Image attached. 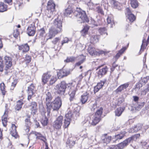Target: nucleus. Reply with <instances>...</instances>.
<instances>
[{"label": "nucleus", "instance_id": "29", "mask_svg": "<svg viewBox=\"0 0 149 149\" xmlns=\"http://www.w3.org/2000/svg\"><path fill=\"white\" fill-rule=\"evenodd\" d=\"M130 4L131 7L134 8H137L139 5V3L137 0H130Z\"/></svg>", "mask_w": 149, "mask_h": 149}, {"label": "nucleus", "instance_id": "43", "mask_svg": "<svg viewBox=\"0 0 149 149\" xmlns=\"http://www.w3.org/2000/svg\"><path fill=\"white\" fill-rule=\"evenodd\" d=\"M76 59V58L74 57H68L66 60H65L64 61L67 63L70 62H72L74 61Z\"/></svg>", "mask_w": 149, "mask_h": 149}, {"label": "nucleus", "instance_id": "4", "mask_svg": "<svg viewBox=\"0 0 149 149\" xmlns=\"http://www.w3.org/2000/svg\"><path fill=\"white\" fill-rule=\"evenodd\" d=\"M66 83L64 81H62L56 86L55 89L56 90L57 93L61 95L63 94L66 88Z\"/></svg>", "mask_w": 149, "mask_h": 149}, {"label": "nucleus", "instance_id": "41", "mask_svg": "<svg viewBox=\"0 0 149 149\" xmlns=\"http://www.w3.org/2000/svg\"><path fill=\"white\" fill-rule=\"evenodd\" d=\"M107 20L108 24H110V27H112V25L114 24L113 18L110 16H108Z\"/></svg>", "mask_w": 149, "mask_h": 149}, {"label": "nucleus", "instance_id": "14", "mask_svg": "<svg viewBox=\"0 0 149 149\" xmlns=\"http://www.w3.org/2000/svg\"><path fill=\"white\" fill-rule=\"evenodd\" d=\"M71 114L68 113L65 116V118L64 119V123L65 128L67 127L70 125L71 120Z\"/></svg>", "mask_w": 149, "mask_h": 149}, {"label": "nucleus", "instance_id": "21", "mask_svg": "<svg viewBox=\"0 0 149 149\" xmlns=\"http://www.w3.org/2000/svg\"><path fill=\"white\" fill-rule=\"evenodd\" d=\"M23 104L22 100H21L17 101L15 107V111H19L22 108V105Z\"/></svg>", "mask_w": 149, "mask_h": 149}, {"label": "nucleus", "instance_id": "2", "mask_svg": "<svg viewBox=\"0 0 149 149\" xmlns=\"http://www.w3.org/2000/svg\"><path fill=\"white\" fill-rule=\"evenodd\" d=\"M62 22L60 19L58 18L55 19L54 24L55 27H52L49 29L48 34L47 40L51 39L54 37L58 33L62 31Z\"/></svg>", "mask_w": 149, "mask_h": 149}, {"label": "nucleus", "instance_id": "3", "mask_svg": "<svg viewBox=\"0 0 149 149\" xmlns=\"http://www.w3.org/2000/svg\"><path fill=\"white\" fill-rule=\"evenodd\" d=\"M74 14L76 17L77 21L79 22V23L88 22H89L88 19L84 11L81 10L79 12L76 10L74 12Z\"/></svg>", "mask_w": 149, "mask_h": 149}, {"label": "nucleus", "instance_id": "54", "mask_svg": "<svg viewBox=\"0 0 149 149\" xmlns=\"http://www.w3.org/2000/svg\"><path fill=\"white\" fill-rule=\"evenodd\" d=\"M25 125L28 126L30 127L31 124L29 118L26 119L25 120Z\"/></svg>", "mask_w": 149, "mask_h": 149}, {"label": "nucleus", "instance_id": "32", "mask_svg": "<svg viewBox=\"0 0 149 149\" xmlns=\"http://www.w3.org/2000/svg\"><path fill=\"white\" fill-rule=\"evenodd\" d=\"M91 42L92 43H95L98 41V36L97 35H92L90 38Z\"/></svg>", "mask_w": 149, "mask_h": 149}, {"label": "nucleus", "instance_id": "37", "mask_svg": "<svg viewBox=\"0 0 149 149\" xmlns=\"http://www.w3.org/2000/svg\"><path fill=\"white\" fill-rule=\"evenodd\" d=\"M80 59L81 60L76 64L77 65L79 66L82 63L85 61L86 57L83 54H82L80 56Z\"/></svg>", "mask_w": 149, "mask_h": 149}, {"label": "nucleus", "instance_id": "8", "mask_svg": "<svg viewBox=\"0 0 149 149\" xmlns=\"http://www.w3.org/2000/svg\"><path fill=\"white\" fill-rule=\"evenodd\" d=\"M35 91V87L33 84H31L28 87L27 90L28 100L29 101Z\"/></svg>", "mask_w": 149, "mask_h": 149}, {"label": "nucleus", "instance_id": "7", "mask_svg": "<svg viewBox=\"0 0 149 149\" xmlns=\"http://www.w3.org/2000/svg\"><path fill=\"white\" fill-rule=\"evenodd\" d=\"M71 86L68 93L70 96V100L71 101L73 100L74 98L76 93L77 91L76 85H73L72 84H71Z\"/></svg>", "mask_w": 149, "mask_h": 149}, {"label": "nucleus", "instance_id": "6", "mask_svg": "<svg viewBox=\"0 0 149 149\" xmlns=\"http://www.w3.org/2000/svg\"><path fill=\"white\" fill-rule=\"evenodd\" d=\"M63 118L61 116L57 117L56 120L53 123V127L56 129L61 128L63 124Z\"/></svg>", "mask_w": 149, "mask_h": 149}, {"label": "nucleus", "instance_id": "22", "mask_svg": "<svg viewBox=\"0 0 149 149\" xmlns=\"http://www.w3.org/2000/svg\"><path fill=\"white\" fill-rule=\"evenodd\" d=\"M11 127L12 129L10 131L11 134L13 136L16 138L17 136V134L16 129L17 127L15 125L12 124Z\"/></svg>", "mask_w": 149, "mask_h": 149}, {"label": "nucleus", "instance_id": "50", "mask_svg": "<svg viewBox=\"0 0 149 149\" xmlns=\"http://www.w3.org/2000/svg\"><path fill=\"white\" fill-rule=\"evenodd\" d=\"M0 88L2 91L3 95H5V91L4 90L5 88V86L4 84L3 83L1 84H0Z\"/></svg>", "mask_w": 149, "mask_h": 149}, {"label": "nucleus", "instance_id": "64", "mask_svg": "<svg viewBox=\"0 0 149 149\" xmlns=\"http://www.w3.org/2000/svg\"><path fill=\"white\" fill-rule=\"evenodd\" d=\"M112 148L113 149H119L117 145L112 146Z\"/></svg>", "mask_w": 149, "mask_h": 149}, {"label": "nucleus", "instance_id": "57", "mask_svg": "<svg viewBox=\"0 0 149 149\" xmlns=\"http://www.w3.org/2000/svg\"><path fill=\"white\" fill-rule=\"evenodd\" d=\"M149 90L147 88L144 89L143 91H142L141 93V95H145L146 93L148 92Z\"/></svg>", "mask_w": 149, "mask_h": 149}, {"label": "nucleus", "instance_id": "24", "mask_svg": "<svg viewBox=\"0 0 149 149\" xmlns=\"http://www.w3.org/2000/svg\"><path fill=\"white\" fill-rule=\"evenodd\" d=\"M130 143V142H129L128 139H127L123 142L118 144L117 145L119 149H122L125 146H127Z\"/></svg>", "mask_w": 149, "mask_h": 149}, {"label": "nucleus", "instance_id": "56", "mask_svg": "<svg viewBox=\"0 0 149 149\" xmlns=\"http://www.w3.org/2000/svg\"><path fill=\"white\" fill-rule=\"evenodd\" d=\"M19 32L18 29L14 31L13 33L14 36L15 38H17L19 34Z\"/></svg>", "mask_w": 149, "mask_h": 149}, {"label": "nucleus", "instance_id": "51", "mask_svg": "<svg viewBox=\"0 0 149 149\" xmlns=\"http://www.w3.org/2000/svg\"><path fill=\"white\" fill-rule=\"evenodd\" d=\"M98 108L97 107L96 103H95L91 105V109L92 111H94L95 110L96 111L97 109H98Z\"/></svg>", "mask_w": 149, "mask_h": 149}, {"label": "nucleus", "instance_id": "34", "mask_svg": "<svg viewBox=\"0 0 149 149\" xmlns=\"http://www.w3.org/2000/svg\"><path fill=\"white\" fill-rule=\"evenodd\" d=\"M8 112L6 111L4 113V114L3 116V119H2V123L4 127H6L7 125V116Z\"/></svg>", "mask_w": 149, "mask_h": 149}, {"label": "nucleus", "instance_id": "46", "mask_svg": "<svg viewBox=\"0 0 149 149\" xmlns=\"http://www.w3.org/2000/svg\"><path fill=\"white\" fill-rule=\"evenodd\" d=\"M111 138V136H106L104 138H102V139L104 143L107 144L110 142Z\"/></svg>", "mask_w": 149, "mask_h": 149}, {"label": "nucleus", "instance_id": "5", "mask_svg": "<svg viewBox=\"0 0 149 149\" xmlns=\"http://www.w3.org/2000/svg\"><path fill=\"white\" fill-rule=\"evenodd\" d=\"M47 7L48 11L47 16L49 18L52 15L53 12L55 10V4L53 1L50 0L47 3Z\"/></svg>", "mask_w": 149, "mask_h": 149}, {"label": "nucleus", "instance_id": "60", "mask_svg": "<svg viewBox=\"0 0 149 149\" xmlns=\"http://www.w3.org/2000/svg\"><path fill=\"white\" fill-rule=\"evenodd\" d=\"M60 40V39L59 38H56L52 41V42L54 44H56Z\"/></svg>", "mask_w": 149, "mask_h": 149}, {"label": "nucleus", "instance_id": "44", "mask_svg": "<svg viewBox=\"0 0 149 149\" xmlns=\"http://www.w3.org/2000/svg\"><path fill=\"white\" fill-rule=\"evenodd\" d=\"M148 141L146 140V141L142 142V147L143 149H147L148 148L149 144L148 143Z\"/></svg>", "mask_w": 149, "mask_h": 149}, {"label": "nucleus", "instance_id": "31", "mask_svg": "<svg viewBox=\"0 0 149 149\" xmlns=\"http://www.w3.org/2000/svg\"><path fill=\"white\" fill-rule=\"evenodd\" d=\"M124 109L121 107L117 108L115 111L116 116H120L124 111Z\"/></svg>", "mask_w": 149, "mask_h": 149}, {"label": "nucleus", "instance_id": "55", "mask_svg": "<svg viewBox=\"0 0 149 149\" xmlns=\"http://www.w3.org/2000/svg\"><path fill=\"white\" fill-rule=\"evenodd\" d=\"M30 127L28 126L25 125L24 127V131L25 133L27 134L29 131Z\"/></svg>", "mask_w": 149, "mask_h": 149}, {"label": "nucleus", "instance_id": "10", "mask_svg": "<svg viewBox=\"0 0 149 149\" xmlns=\"http://www.w3.org/2000/svg\"><path fill=\"white\" fill-rule=\"evenodd\" d=\"M125 14L127 15V19L131 22H133L136 19V17L133 14L128 8L126 9Z\"/></svg>", "mask_w": 149, "mask_h": 149}, {"label": "nucleus", "instance_id": "9", "mask_svg": "<svg viewBox=\"0 0 149 149\" xmlns=\"http://www.w3.org/2000/svg\"><path fill=\"white\" fill-rule=\"evenodd\" d=\"M142 127L143 125L142 124L138 123L133 127L129 129L128 131L132 133L136 132L141 130L142 129Z\"/></svg>", "mask_w": 149, "mask_h": 149}, {"label": "nucleus", "instance_id": "39", "mask_svg": "<svg viewBox=\"0 0 149 149\" xmlns=\"http://www.w3.org/2000/svg\"><path fill=\"white\" fill-rule=\"evenodd\" d=\"M98 32L101 35H103L106 34V36L108 35V33H107V30L105 27L100 28L98 29Z\"/></svg>", "mask_w": 149, "mask_h": 149}, {"label": "nucleus", "instance_id": "25", "mask_svg": "<svg viewBox=\"0 0 149 149\" xmlns=\"http://www.w3.org/2000/svg\"><path fill=\"white\" fill-rule=\"evenodd\" d=\"M149 42V35L148 37L147 41H146L145 39H144L142 40V44L141 46V50L143 49L146 48V46L148 45Z\"/></svg>", "mask_w": 149, "mask_h": 149}, {"label": "nucleus", "instance_id": "45", "mask_svg": "<svg viewBox=\"0 0 149 149\" xmlns=\"http://www.w3.org/2000/svg\"><path fill=\"white\" fill-rule=\"evenodd\" d=\"M106 81V80L105 79L101 81L100 82L97 83V85L101 89L102 87Z\"/></svg>", "mask_w": 149, "mask_h": 149}, {"label": "nucleus", "instance_id": "61", "mask_svg": "<svg viewBox=\"0 0 149 149\" xmlns=\"http://www.w3.org/2000/svg\"><path fill=\"white\" fill-rule=\"evenodd\" d=\"M100 88H99L97 85L94 87V92L95 93L97 92Z\"/></svg>", "mask_w": 149, "mask_h": 149}, {"label": "nucleus", "instance_id": "30", "mask_svg": "<svg viewBox=\"0 0 149 149\" xmlns=\"http://www.w3.org/2000/svg\"><path fill=\"white\" fill-rule=\"evenodd\" d=\"M88 98V95L86 93L84 94L81 96V101L83 104L85 103L87 101Z\"/></svg>", "mask_w": 149, "mask_h": 149}, {"label": "nucleus", "instance_id": "12", "mask_svg": "<svg viewBox=\"0 0 149 149\" xmlns=\"http://www.w3.org/2000/svg\"><path fill=\"white\" fill-rule=\"evenodd\" d=\"M70 74L69 70H60L57 73V75L58 78L61 79L63 77L67 76Z\"/></svg>", "mask_w": 149, "mask_h": 149}, {"label": "nucleus", "instance_id": "42", "mask_svg": "<svg viewBox=\"0 0 149 149\" xmlns=\"http://www.w3.org/2000/svg\"><path fill=\"white\" fill-rule=\"evenodd\" d=\"M66 143L67 146H68L70 148H72L75 144V142L74 141L68 139L66 142Z\"/></svg>", "mask_w": 149, "mask_h": 149}, {"label": "nucleus", "instance_id": "53", "mask_svg": "<svg viewBox=\"0 0 149 149\" xmlns=\"http://www.w3.org/2000/svg\"><path fill=\"white\" fill-rule=\"evenodd\" d=\"M57 80V78L56 77L52 76L50 80L49 84L50 85H52Z\"/></svg>", "mask_w": 149, "mask_h": 149}, {"label": "nucleus", "instance_id": "52", "mask_svg": "<svg viewBox=\"0 0 149 149\" xmlns=\"http://www.w3.org/2000/svg\"><path fill=\"white\" fill-rule=\"evenodd\" d=\"M4 65L3 60L1 58L0 56V72H2L3 70Z\"/></svg>", "mask_w": 149, "mask_h": 149}, {"label": "nucleus", "instance_id": "40", "mask_svg": "<svg viewBox=\"0 0 149 149\" xmlns=\"http://www.w3.org/2000/svg\"><path fill=\"white\" fill-rule=\"evenodd\" d=\"M140 136V134H137L131 137H130L128 138V140L129 142H130L132 140H135L136 139L138 138H139Z\"/></svg>", "mask_w": 149, "mask_h": 149}, {"label": "nucleus", "instance_id": "47", "mask_svg": "<svg viewBox=\"0 0 149 149\" xmlns=\"http://www.w3.org/2000/svg\"><path fill=\"white\" fill-rule=\"evenodd\" d=\"M15 5L18 6L19 8L23 6L22 0H16Z\"/></svg>", "mask_w": 149, "mask_h": 149}, {"label": "nucleus", "instance_id": "11", "mask_svg": "<svg viewBox=\"0 0 149 149\" xmlns=\"http://www.w3.org/2000/svg\"><path fill=\"white\" fill-rule=\"evenodd\" d=\"M4 60L6 66L5 70L6 71L10 68L12 65V59L10 57L6 56L4 57Z\"/></svg>", "mask_w": 149, "mask_h": 149}, {"label": "nucleus", "instance_id": "1", "mask_svg": "<svg viewBox=\"0 0 149 149\" xmlns=\"http://www.w3.org/2000/svg\"><path fill=\"white\" fill-rule=\"evenodd\" d=\"M53 97L51 93L48 91L45 92V101L48 113H49L52 109L53 111L58 110L61 107L62 105V101L61 98L58 96L52 100Z\"/></svg>", "mask_w": 149, "mask_h": 149}, {"label": "nucleus", "instance_id": "35", "mask_svg": "<svg viewBox=\"0 0 149 149\" xmlns=\"http://www.w3.org/2000/svg\"><path fill=\"white\" fill-rule=\"evenodd\" d=\"M7 10L6 6L3 3L0 2V12H3Z\"/></svg>", "mask_w": 149, "mask_h": 149}, {"label": "nucleus", "instance_id": "49", "mask_svg": "<svg viewBox=\"0 0 149 149\" xmlns=\"http://www.w3.org/2000/svg\"><path fill=\"white\" fill-rule=\"evenodd\" d=\"M110 2L111 4L115 7H117L118 3L115 0H110Z\"/></svg>", "mask_w": 149, "mask_h": 149}, {"label": "nucleus", "instance_id": "58", "mask_svg": "<svg viewBox=\"0 0 149 149\" xmlns=\"http://www.w3.org/2000/svg\"><path fill=\"white\" fill-rule=\"evenodd\" d=\"M69 40L68 38H64V39L62 41V45H63L64 43H68L69 41Z\"/></svg>", "mask_w": 149, "mask_h": 149}, {"label": "nucleus", "instance_id": "63", "mask_svg": "<svg viewBox=\"0 0 149 149\" xmlns=\"http://www.w3.org/2000/svg\"><path fill=\"white\" fill-rule=\"evenodd\" d=\"M45 33V31L44 29L43 28L41 29L40 30V35L42 36Z\"/></svg>", "mask_w": 149, "mask_h": 149}, {"label": "nucleus", "instance_id": "19", "mask_svg": "<svg viewBox=\"0 0 149 149\" xmlns=\"http://www.w3.org/2000/svg\"><path fill=\"white\" fill-rule=\"evenodd\" d=\"M51 77V75L48 73L44 74L42 76V81L44 84H46Z\"/></svg>", "mask_w": 149, "mask_h": 149}, {"label": "nucleus", "instance_id": "16", "mask_svg": "<svg viewBox=\"0 0 149 149\" xmlns=\"http://www.w3.org/2000/svg\"><path fill=\"white\" fill-rule=\"evenodd\" d=\"M19 50H22L23 52L25 53L28 52L29 49V47L27 43L18 46Z\"/></svg>", "mask_w": 149, "mask_h": 149}, {"label": "nucleus", "instance_id": "20", "mask_svg": "<svg viewBox=\"0 0 149 149\" xmlns=\"http://www.w3.org/2000/svg\"><path fill=\"white\" fill-rule=\"evenodd\" d=\"M129 86L128 83H125L120 86L116 90L117 92H121L122 91L126 89Z\"/></svg>", "mask_w": 149, "mask_h": 149}, {"label": "nucleus", "instance_id": "27", "mask_svg": "<svg viewBox=\"0 0 149 149\" xmlns=\"http://www.w3.org/2000/svg\"><path fill=\"white\" fill-rule=\"evenodd\" d=\"M101 119V118L94 115L93 119L91 123V125H96L100 122Z\"/></svg>", "mask_w": 149, "mask_h": 149}, {"label": "nucleus", "instance_id": "13", "mask_svg": "<svg viewBox=\"0 0 149 149\" xmlns=\"http://www.w3.org/2000/svg\"><path fill=\"white\" fill-rule=\"evenodd\" d=\"M35 29L34 25L33 24H31L27 29V33L29 36H33L35 33Z\"/></svg>", "mask_w": 149, "mask_h": 149}, {"label": "nucleus", "instance_id": "28", "mask_svg": "<svg viewBox=\"0 0 149 149\" xmlns=\"http://www.w3.org/2000/svg\"><path fill=\"white\" fill-rule=\"evenodd\" d=\"M126 132L125 131H123L120 133L115 136V139L116 140L122 139L125 136Z\"/></svg>", "mask_w": 149, "mask_h": 149}, {"label": "nucleus", "instance_id": "59", "mask_svg": "<svg viewBox=\"0 0 149 149\" xmlns=\"http://www.w3.org/2000/svg\"><path fill=\"white\" fill-rule=\"evenodd\" d=\"M25 60L27 62L29 63L31 61V57L29 55H26L25 57Z\"/></svg>", "mask_w": 149, "mask_h": 149}, {"label": "nucleus", "instance_id": "33", "mask_svg": "<svg viewBox=\"0 0 149 149\" xmlns=\"http://www.w3.org/2000/svg\"><path fill=\"white\" fill-rule=\"evenodd\" d=\"M103 108L102 107H100L98 108L97 109L96 112L95 113V116H97L98 117H99L101 118V116L102 113Z\"/></svg>", "mask_w": 149, "mask_h": 149}, {"label": "nucleus", "instance_id": "38", "mask_svg": "<svg viewBox=\"0 0 149 149\" xmlns=\"http://www.w3.org/2000/svg\"><path fill=\"white\" fill-rule=\"evenodd\" d=\"M126 49L125 47H123L121 49L118 51V52L116 55L115 56V58L116 59L118 58L124 52Z\"/></svg>", "mask_w": 149, "mask_h": 149}, {"label": "nucleus", "instance_id": "62", "mask_svg": "<svg viewBox=\"0 0 149 149\" xmlns=\"http://www.w3.org/2000/svg\"><path fill=\"white\" fill-rule=\"evenodd\" d=\"M88 5L90 8L92 9L94 8V4L92 2H89L88 3Z\"/></svg>", "mask_w": 149, "mask_h": 149}, {"label": "nucleus", "instance_id": "26", "mask_svg": "<svg viewBox=\"0 0 149 149\" xmlns=\"http://www.w3.org/2000/svg\"><path fill=\"white\" fill-rule=\"evenodd\" d=\"M35 135L36 136L37 139H40L44 142H45V141H46V138L42 135L40 133L37 132H35Z\"/></svg>", "mask_w": 149, "mask_h": 149}, {"label": "nucleus", "instance_id": "15", "mask_svg": "<svg viewBox=\"0 0 149 149\" xmlns=\"http://www.w3.org/2000/svg\"><path fill=\"white\" fill-rule=\"evenodd\" d=\"M87 51L89 54L93 56L98 55V52L95 47L92 45H89L87 49Z\"/></svg>", "mask_w": 149, "mask_h": 149}, {"label": "nucleus", "instance_id": "23", "mask_svg": "<svg viewBox=\"0 0 149 149\" xmlns=\"http://www.w3.org/2000/svg\"><path fill=\"white\" fill-rule=\"evenodd\" d=\"M107 70L108 68L107 66H105L104 67L100 69L98 72V76H101V77H102L103 75L106 73Z\"/></svg>", "mask_w": 149, "mask_h": 149}, {"label": "nucleus", "instance_id": "17", "mask_svg": "<svg viewBox=\"0 0 149 149\" xmlns=\"http://www.w3.org/2000/svg\"><path fill=\"white\" fill-rule=\"evenodd\" d=\"M73 12V9L72 6L69 5L63 13L65 16H70V15Z\"/></svg>", "mask_w": 149, "mask_h": 149}, {"label": "nucleus", "instance_id": "48", "mask_svg": "<svg viewBox=\"0 0 149 149\" xmlns=\"http://www.w3.org/2000/svg\"><path fill=\"white\" fill-rule=\"evenodd\" d=\"M41 123L44 126L46 125L48 123L47 118L45 117L42 118L41 121Z\"/></svg>", "mask_w": 149, "mask_h": 149}, {"label": "nucleus", "instance_id": "36", "mask_svg": "<svg viewBox=\"0 0 149 149\" xmlns=\"http://www.w3.org/2000/svg\"><path fill=\"white\" fill-rule=\"evenodd\" d=\"M89 29V27L88 26H85L84 29L81 31V33L82 36H85L88 33V32Z\"/></svg>", "mask_w": 149, "mask_h": 149}, {"label": "nucleus", "instance_id": "18", "mask_svg": "<svg viewBox=\"0 0 149 149\" xmlns=\"http://www.w3.org/2000/svg\"><path fill=\"white\" fill-rule=\"evenodd\" d=\"M30 106L31 107V113L35 114L37 111L36 103L35 102H31Z\"/></svg>", "mask_w": 149, "mask_h": 149}]
</instances>
